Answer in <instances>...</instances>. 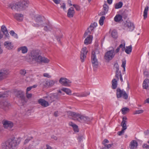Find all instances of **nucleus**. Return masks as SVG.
<instances>
[{
	"mask_svg": "<svg viewBox=\"0 0 149 149\" xmlns=\"http://www.w3.org/2000/svg\"><path fill=\"white\" fill-rule=\"evenodd\" d=\"M59 82L65 86H70L71 82L66 78L61 77L59 80Z\"/></svg>",
	"mask_w": 149,
	"mask_h": 149,
	"instance_id": "9b49d317",
	"label": "nucleus"
},
{
	"mask_svg": "<svg viewBox=\"0 0 149 149\" xmlns=\"http://www.w3.org/2000/svg\"><path fill=\"white\" fill-rule=\"evenodd\" d=\"M61 90L65 92L68 95H71V91L70 89L69 88H62Z\"/></svg>",
	"mask_w": 149,
	"mask_h": 149,
	"instance_id": "473e14b6",
	"label": "nucleus"
},
{
	"mask_svg": "<svg viewBox=\"0 0 149 149\" xmlns=\"http://www.w3.org/2000/svg\"><path fill=\"white\" fill-rule=\"evenodd\" d=\"M14 18L17 20L21 21L23 19V15L22 14L19 13H16L14 15Z\"/></svg>",
	"mask_w": 149,
	"mask_h": 149,
	"instance_id": "393cba45",
	"label": "nucleus"
},
{
	"mask_svg": "<svg viewBox=\"0 0 149 149\" xmlns=\"http://www.w3.org/2000/svg\"><path fill=\"white\" fill-rule=\"evenodd\" d=\"M30 58L32 61L38 63H48L50 61L49 59L41 56L40 51L38 50H33L30 53Z\"/></svg>",
	"mask_w": 149,
	"mask_h": 149,
	"instance_id": "f257e3e1",
	"label": "nucleus"
},
{
	"mask_svg": "<svg viewBox=\"0 0 149 149\" xmlns=\"http://www.w3.org/2000/svg\"><path fill=\"white\" fill-rule=\"evenodd\" d=\"M126 63V61L125 59H123L122 60V63L121 65V66L122 67L123 69V70L124 71H125V65Z\"/></svg>",
	"mask_w": 149,
	"mask_h": 149,
	"instance_id": "c03bdc74",
	"label": "nucleus"
},
{
	"mask_svg": "<svg viewBox=\"0 0 149 149\" xmlns=\"http://www.w3.org/2000/svg\"><path fill=\"white\" fill-rule=\"evenodd\" d=\"M32 88V87L31 86L27 87L26 89V92L28 93V92L30 91Z\"/></svg>",
	"mask_w": 149,
	"mask_h": 149,
	"instance_id": "774afa93",
	"label": "nucleus"
},
{
	"mask_svg": "<svg viewBox=\"0 0 149 149\" xmlns=\"http://www.w3.org/2000/svg\"><path fill=\"white\" fill-rule=\"evenodd\" d=\"M125 130L123 129H122V130L121 131L118 132V134L119 136H120L122 135L125 132Z\"/></svg>",
	"mask_w": 149,
	"mask_h": 149,
	"instance_id": "864d4df0",
	"label": "nucleus"
},
{
	"mask_svg": "<svg viewBox=\"0 0 149 149\" xmlns=\"http://www.w3.org/2000/svg\"><path fill=\"white\" fill-rule=\"evenodd\" d=\"M93 27L92 26L90 25L89 27L88 28L87 31H88V33H91V32L93 30Z\"/></svg>",
	"mask_w": 149,
	"mask_h": 149,
	"instance_id": "49530a36",
	"label": "nucleus"
},
{
	"mask_svg": "<svg viewBox=\"0 0 149 149\" xmlns=\"http://www.w3.org/2000/svg\"><path fill=\"white\" fill-rule=\"evenodd\" d=\"M122 43H123V45L122 44H121L120 46H119V47H120V48H122V50L123 51H124L125 49V42L123 40L122 41Z\"/></svg>",
	"mask_w": 149,
	"mask_h": 149,
	"instance_id": "37998d69",
	"label": "nucleus"
},
{
	"mask_svg": "<svg viewBox=\"0 0 149 149\" xmlns=\"http://www.w3.org/2000/svg\"><path fill=\"white\" fill-rule=\"evenodd\" d=\"M56 4H59L61 2V0H52Z\"/></svg>",
	"mask_w": 149,
	"mask_h": 149,
	"instance_id": "e2e57ef3",
	"label": "nucleus"
},
{
	"mask_svg": "<svg viewBox=\"0 0 149 149\" xmlns=\"http://www.w3.org/2000/svg\"><path fill=\"white\" fill-rule=\"evenodd\" d=\"M74 131L75 132H78V126L77 125H75L73 127Z\"/></svg>",
	"mask_w": 149,
	"mask_h": 149,
	"instance_id": "4d7b16f0",
	"label": "nucleus"
},
{
	"mask_svg": "<svg viewBox=\"0 0 149 149\" xmlns=\"http://www.w3.org/2000/svg\"><path fill=\"white\" fill-rule=\"evenodd\" d=\"M59 95L58 93H54L48 97V102L51 103L56 100L59 99Z\"/></svg>",
	"mask_w": 149,
	"mask_h": 149,
	"instance_id": "4468645a",
	"label": "nucleus"
},
{
	"mask_svg": "<svg viewBox=\"0 0 149 149\" xmlns=\"http://www.w3.org/2000/svg\"><path fill=\"white\" fill-rule=\"evenodd\" d=\"M7 97V95L6 94L2 93H0V98L1 97Z\"/></svg>",
	"mask_w": 149,
	"mask_h": 149,
	"instance_id": "052dcab7",
	"label": "nucleus"
},
{
	"mask_svg": "<svg viewBox=\"0 0 149 149\" xmlns=\"http://www.w3.org/2000/svg\"><path fill=\"white\" fill-rule=\"evenodd\" d=\"M116 95L118 98L123 97L125 99H127L128 97V95L125 91L119 88L117 89Z\"/></svg>",
	"mask_w": 149,
	"mask_h": 149,
	"instance_id": "423d86ee",
	"label": "nucleus"
},
{
	"mask_svg": "<svg viewBox=\"0 0 149 149\" xmlns=\"http://www.w3.org/2000/svg\"><path fill=\"white\" fill-rule=\"evenodd\" d=\"M33 146V143H32L31 145L30 144L28 148H26L25 149H31L32 146Z\"/></svg>",
	"mask_w": 149,
	"mask_h": 149,
	"instance_id": "338daca9",
	"label": "nucleus"
},
{
	"mask_svg": "<svg viewBox=\"0 0 149 149\" xmlns=\"http://www.w3.org/2000/svg\"><path fill=\"white\" fill-rule=\"evenodd\" d=\"M115 55L114 50L113 49L107 51L105 54L104 59L106 62H109L112 60Z\"/></svg>",
	"mask_w": 149,
	"mask_h": 149,
	"instance_id": "39448f33",
	"label": "nucleus"
},
{
	"mask_svg": "<svg viewBox=\"0 0 149 149\" xmlns=\"http://www.w3.org/2000/svg\"><path fill=\"white\" fill-rule=\"evenodd\" d=\"M67 114L68 116L72 120L80 122L81 120L82 115L80 113L71 111H69L67 112Z\"/></svg>",
	"mask_w": 149,
	"mask_h": 149,
	"instance_id": "20e7f679",
	"label": "nucleus"
},
{
	"mask_svg": "<svg viewBox=\"0 0 149 149\" xmlns=\"http://www.w3.org/2000/svg\"><path fill=\"white\" fill-rule=\"evenodd\" d=\"M20 73L22 75H25V74L26 73V71L24 69H22L20 70Z\"/></svg>",
	"mask_w": 149,
	"mask_h": 149,
	"instance_id": "8fccbe9b",
	"label": "nucleus"
},
{
	"mask_svg": "<svg viewBox=\"0 0 149 149\" xmlns=\"http://www.w3.org/2000/svg\"><path fill=\"white\" fill-rule=\"evenodd\" d=\"M69 125L70 126H72L73 127L76 125V124H74L72 122H70L69 123Z\"/></svg>",
	"mask_w": 149,
	"mask_h": 149,
	"instance_id": "680f3d73",
	"label": "nucleus"
},
{
	"mask_svg": "<svg viewBox=\"0 0 149 149\" xmlns=\"http://www.w3.org/2000/svg\"><path fill=\"white\" fill-rule=\"evenodd\" d=\"M32 139V138L31 137H29L28 138H27L24 141V144H25L27 143L29 141L31 140Z\"/></svg>",
	"mask_w": 149,
	"mask_h": 149,
	"instance_id": "de8ad7c7",
	"label": "nucleus"
},
{
	"mask_svg": "<svg viewBox=\"0 0 149 149\" xmlns=\"http://www.w3.org/2000/svg\"><path fill=\"white\" fill-rule=\"evenodd\" d=\"M109 142V141L107 139H105L104 141L102 142V143L105 146H107V144H106V143H108Z\"/></svg>",
	"mask_w": 149,
	"mask_h": 149,
	"instance_id": "6e6d98bb",
	"label": "nucleus"
},
{
	"mask_svg": "<svg viewBox=\"0 0 149 149\" xmlns=\"http://www.w3.org/2000/svg\"><path fill=\"white\" fill-rule=\"evenodd\" d=\"M74 13V8L71 7L68 10L67 16L69 17H72L73 16Z\"/></svg>",
	"mask_w": 149,
	"mask_h": 149,
	"instance_id": "4be33fe9",
	"label": "nucleus"
},
{
	"mask_svg": "<svg viewBox=\"0 0 149 149\" xmlns=\"http://www.w3.org/2000/svg\"><path fill=\"white\" fill-rule=\"evenodd\" d=\"M105 17L104 16H102L100 17L99 20V23L100 25L102 26L103 25L104 21L105 19Z\"/></svg>",
	"mask_w": 149,
	"mask_h": 149,
	"instance_id": "a19ab883",
	"label": "nucleus"
},
{
	"mask_svg": "<svg viewBox=\"0 0 149 149\" xmlns=\"http://www.w3.org/2000/svg\"><path fill=\"white\" fill-rule=\"evenodd\" d=\"M148 7L147 6L145 8L143 12V16L144 19H146L147 17L148 11Z\"/></svg>",
	"mask_w": 149,
	"mask_h": 149,
	"instance_id": "4c0bfd02",
	"label": "nucleus"
},
{
	"mask_svg": "<svg viewBox=\"0 0 149 149\" xmlns=\"http://www.w3.org/2000/svg\"><path fill=\"white\" fill-rule=\"evenodd\" d=\"M92 39L93 36H89L85 39L84 41V44L87 45L91 43Z\"/></svg>",
	"mask_w": 149,
	"mask_h": 149,
	"instance_id": "b1692460",
	"label": "nucleus"
},
{
	"mask_svg": "<svg viewBox=\"0 0 149 149\" xmlns=\"http://www.w3.org/2000/svg\"><path fill=\"white\" fill-rule=\"evenodd\" d=\"M125 26L127 27V29L130 31H132L134 29V26L133 23L130 22H126L125 24Z\"/></svg>",
	"mask_w": 149,
	"mask_h": 149,
	"instance_id": "aec40b11",
	"label": "nucleus"
},
{
	"mask_svg": "<svg viewBox=\"0 0 149 149\" xmlns=\"http://www.w3.org/2000/svg\"><path fill=\"white\" fill-rule=\"evenodd\" d=\"M132 50V45H130L129 46L126 47L125 51L127 54H130Z\"/></svg>",
	"mask_w": 149,
	"mask_h": 149,
	"instance_id": "f704fd0d",
	"label": "nucleus"
},
{
	"mask_svg": "<svg viewBox=\"0 0 149 149\" xmlns=\"http://www.w3.org/2000/svg\"><path fill=\"white\" fill-rule=\"evenodd\" d=\"M74 96H76L78 97H81V93H75L72 94Z\"/></svg>",
	"mask_w": 149,
	"mask_h": 149,
	"instance_id": "13d9d810",
	"label": "nucleus"
},
{
	"mask_svg": "<svg viewBox=\"0 0 149 149\" xmlns=\"http://www.w3.org/2000/svg\"><path fill=\"white\" fill-rule=\"evenodd\" d=\"M123 5V3L122 2H119L116 3L115 5V8L116 9H118L122 7Z\"/></svg>",
	"mask_w": 149,
	"mask_h": 149,
	"instance_id": "e433bc0d",
	"label": "nucleus"
},
{
	"mask_svg": "<svg viewBox=\"0 0 149 149\" xmlns=\"http://www.w3.org/2000/svg\"><path fill=\"white\" fill-rule=\"evenodd\" d=\"M122 19V16L120 15H117L114 18V20L116 22L120 21Z\"/></svg>",
	"mask_w": 149,
	"mask_h": 149,
	"instance_id": "c9c22d12",
	"label": "nucleus"
},
{
	"mask_svg": "<svg viewBox=\"0 0 149 149\" xmlns=\"http://www.w3.org/2000/svg\"><path fill=\"white\" fill-rule=\"evenodd\" d=\"M138 144L136 141L135 140L132 141L130 143V147L131 149H135L137 148Z\"/></svg>",
	"mask_w": 149,
	"mask_h": 149,
	"instance_id": "5701e85b",
	"label": "nucleus"
},
{
	"mask_svg": "<svg viewBox=\"0 0 149 149\" xmlns=\"http://www.w3.org/2000/svg\"><path fill=\"white\" fill-rule=\"evenodd\" d=\"M57 81L52 79L46 81L44 86V87H52L54 86L55 83L57 82Z\"/></svg>",
	"mask_w": 149,
	"mask_h": 149,
	"instance_id": "ddd939ff",
	"label": "nucleus"
},
{
	"mask_svg": "<svg viewBox=\"0 0 149 149\" xmlns=\"http://www.w3.org/2000/svg\"><path fill=\"white\" fill-rule=\"evenodd\" d=\"M20 50L22 51V53L24 54L27 52L28 49L25 46H23L20 47L18 49V51H19Z\"/></svg>",
	"mask_w": 149,
	"mask_h": 149,
	"instance_id": "c85d7f7f",
	"label": "nucleus"
},
{
	"mask_svg": "<svg viewBox=\"0 0 149 149\" xmlns=\"http://www.w3.org/2000/svg\"><path fill=\"white\" fill-rule=\"evenodd\" d=\"M3 106V109L5 111H7L8 110L9 107L10 106V104L7 102H4Z\"/></svg>",
	"mask_w": 149,
	"mask_h": 149,
	"instance_id": "cd10ccee",
	"label": "nucleus"
},
{
	"mask_svg": "<svg viewBox=\"0 0 149 149\" xmlns=\"http://www.w3.org/2000/svg\"><path fill=\"white\" fill-rule=\"evenodd\" d=\"M91 25L93 27V28H94L97 26V24L96 22H94L93 23L91 24Z\"/></svg>",
	"mask_w": 149,
	"mask_h": 149,
	"instance_id": "69168bd1",
	"label": "nucleus"
},
{
	"mask_svg": "<svg viewBox=\"0 0 149 149\" xmlns=\"http://www.w3.org/2000/svg\"><path fill=\"white\" fill-rule=\"evenodd\" d=\"M15 95L18 97L22 98L23 97V92L21 91H17L15 92Z\"/></svg>",
	"mask_w": 149,
	"mask_h": 149,
	"instance_id": "bb28decb",
	"label": "nucleus"
},
{
	"mask_svg": "<svg viewBox=\"0 0 149 149\" xmlns=\"http://www.w3.org/2000/svg\"><path fill=\"white\" fill-rule=\"evenodd\" d=\"M1 31L3 32L5 35L4 38H9V35L8 33L7 29L4 25H2L1 28Z\"/></svg>",
	"mask_w": 149,
	"mask_h": 149,
	"instance_id": "2eb2a0df",
	"label": "nucleus"
},
{
	"mask_svg": "<svg viewBox=\"0 0 149 149\" xmlns=\"http://www.w3.org/2000/svg\"><path fill=\"white\" fill-rule=\"evenodd\" d=\"M90 94L89 92H84L81 93V97H86L87 96L89 95Z\"/></svg>",
	"mask_w": 149,
	"mask_h": 149,
	"instance_id": "a18cd8bd",
	"label": "nucleus"
},
{
	"mask_svg": "<svg viewBox=\"0 0 149 149\" xmlns=\"http://www.w3.org/2000/svg\"><path fill=\"white\" fill-rule=\"evenodd\" d=\"M73 6L77 10L79 11L80 10V7L79 6L75 4H74Z\"/></svg>",
	"mask_w": 149,
	"mask_h": 149,
	"instance_id": "3c124183",
	"label": "nucleus"
},
{
	"mask_svg": "<svg viewBox=\"0 0 149 149\" xmlns=\"http://www.w3.org/2000/svg\"><path fill=\"white\" fill-rule=\"evenodd\" d=\"M127 118L124 116L123 118L122 121L121 123V126L122 127V129L125 130L127 128L126 123L127 122Z\"/></svg>",
	"mask_w": 149,
	"mask_h": 149,
	"instance_id": "a211bd4d",
	"label": "nucleus"
},
{
	"mask_svg": "<svg viewBox=\"0 0 149 149\" xmlns=\"http://www.w3.org/2000/svg\"><path fill=\"white\" fill-rule=\"evenodd\" d=\"M148 82L149 80L147 79H146L144 81L143 84V88L147 89L148 88Z\"/></svg>",
	"mask_w": 149,
	"mask_h": 149,
	"instance_id": "7c9ffc66",
	"label": "nucleus"
},
{
	"mask_svg": "<svg viewBox=\"0 0 149 149\" xmlns=\"http://www.w3.org/2000/svg\"><path fill=\"white\" fill-rule=\"evenodd\" d=\"M91 61L93 67L95 68H97L98 66V62L96 58L95 53L93 51L91 53Z\"/></svg>",
	"mask_w": 149,
	"mask_h": 149,
	"instance_id": "0eeeda50",
	"label": "nucleus"
},
{
	"mask_svg": "<svg viewBox=\"0 0 149 149\" xmlns=\"http://www.w3.org/2000/svg\"><path fill=\"white\" fill-rule=\"evenodd\" d=\"M43 76L45 77H47L48 78H51L52 77L51 75L47 73H44L43 74Z\"/></svg>",
	"mask_w": 149,
	"mask_h": 149,
	"instance_id": "09e8293b",
	"label": "nucleus"
},
{
	"mask_svg": "<svg viewBox=\"0 0 149 149\" xmlns=\"http://www.w3.org/2000/svg\"><path fill=\"white\" fill-rule=\"evenodd\" d=\"M88 51L86 47H84L81 50L80 54V59L81 62H83L84 61V59L86 58Z\"/></svg>",
	"mask_w": 149,
	"mask_h": 149,
	"instance_id": "9d476101",
	"label": "nucleus"
},
{
	"mask_svg": "<svg viewBox=\"0 0 149 149\" xmlns=\"http://www.w3.org/2000/svg\"><path fill=\"white\" fill-rule=\"evenodd\" d=\"M112 88L113 89H116L117 87V81L116 79H113L112 81Z\"/></svg>",
	"mask_w": 149,
	"mask_h": 149,
	"instance_id": "2f4dec72",
	"label": "nucleus"
},
{
	"mask_svg": "<svg viewBox=\"0 0 149 149\" xmlns=\"http://www.w3.org/2000/svg\"><path fill=\"white\" fill-rule=\"evenodd\" d=\"M20 10H24L28 6L29 1L28 0H24L22 2L18 3Z\"/></svg>",
	"mask_w": 149,
	"mask_h": 149,
	"instance_id": "f8f14e48",
	"label": "nucleus"
},
{
	"mask_svg": "<svg viewBox=\"0 0 149 149\" xmlns=\"http://www.w3.org/2000/svg\"><path fill=\"white\" fill-rule=\"evenodd\" d=\"M142 148H143L149 149V145H148L147 144H144L142 145Z\"/></svg>",
	"mask_w": 149,
	"mask_h": 149,
	"instance_id": "5fc2aeb1",
	"label": "nucleus"
},
{
	"mask_svg": "<svg viewBox=\"0 0 149 149\" xmlns=\"http://www.w3.org/2000/svg\"><path fill=\"white\" fill-rule=\"evenodd\" d=\"M116 70V75L115 77L116 78H117L118 80H119V74H120V72H119V66L118 65H117L115 67Z\"/></svg>",
	"mask_w": 149,
	"mask_h": 149,
	"instance_id": "72a5a7b5",
	"label": "nucleus"
},
{
	"mask_svg": "<svg viewBox=\"0 0 149 149\" xmlns=\"http://www.w3.org/2000/svg\"><path fill=\"white\" fill-rule=\"evenodd\" d=\"M111 36L114 38H116L117 37V32L115 30H113L111 33Z\"/></svg>",
	"mask_w": 149,
	"mask_h": 149,
	"instance_id": "79ce46f5",
	"label": "nucleus"
},
{
	"mask_svg": "<svg viewBox=\"0 0 149 149\" xmlns=\"http://www.w3.org/2000/svg\"><path fill=\"white\" fill-rule=\"evenodd\" d=\"M38 102L39 104H40L41 105L44 107H46L49 105V103L47 101L44 99H40L38 100Z\"/></svg>",
	"mask_w": 149,
	"mask_h": 149,
	"instance_id": "f3484780",
	"label": "nucleus"
},
{
	"mask_svg": "<svg viewBox=\"0 0 149 149\" xmlns=\"http://www.w3.org/2000/svg\"><path fill=\"white\" fill-rule=\"evenodd\" d=\"M52 28V27L51 24L49 23L47 24L46 26H44V29L46 31H48L51 30Z\"/></svg>",
	"mask_w": 149,
	"mask_h": 149,
	"instance_id": "c756f323",
	"label": "nucleus"
},
{
	"mask_svg": "<svg viewBox=\"0 0 149 149\" xmlns=\"http://www.w3.org/2000/svg\"><path fill=\"white\" fill-rule=\"evenodd\" d=\"M125 130L123 129H122V130L121 131L118 132V134L119 136H120L122 135L125 132Z\"/></svg>",
	"mask_w": 149,
	"mask_h": 149,
	"instance_id": "603ef678",
	"label": "nucleus"
},
{
	"mask_svg": "<svg viewBox=\"0 0 149 149\" xmlns=\"http://www.w3.org/2000/svg\"><path fill=\"white\" fill-rule=\"evenodd\" d=\"M144 111L142 109H140L137 110L133 112V114H139L143 113Z\"/></svg>",
	"mask_w": 149,
	"mask_h": 149,
	"instance_id": "ea45409f",
	"label": "nucleus"
},
{
	"mask_svg": "<svg viewBox=\"0 0 149 149\" xmlns=\"http://www.w3.org/2000/svg\"><path fill=\"white\" fill-rule=\"evenodd\" d=\"M45 20L44 17L38 16L35 19V22L33 24L36 27H42L45 24Z\"/></svg>",
	"mask_w": 149,
	"mask_h": 149,
	"instance_id": "7ed1b4c3",
	"label": "nucleus"
},
{
	"mask_svg": "<svg viewBox=\"0 0 149 149\" xmlns=\"http://www.w3.org/2000/svg\"><path fill=\"white\" fill-rule=\"evenodd\" d=\"M80 122L82 123L84 122H87L90 121L91 119L87 116H85L82 115L81 118V119Z\"/></svg>",
	"mask_w": 149,
	"mask_h": 149,
	"instance_id": "a878e982",
	"label": "nucleus"
},
{
	"mask_svg": "<svg viewBox=\"0 0 149 149\" xmlns=\"http://www.w3.org/2000/svg\"><path fill=\"white\" fill-rule=\"evenodd\" d=\"M91 33H88V31L87 30L85 33L84 37V38L86 37L87 35L90 34Z\"/></svg>",
	"mask_w": 149,
	"mask_h": 149,
	"instance_id": "0e129e2a",
	"label": "nucleus"
},
{
	"mask_svg": "<svg viewBox=\"0 0 149 149\" xmlns=\"http://www.w3.org/2000/svg\"><path fill=\"white\" fill-rule=\"evenodd\" d=\"M8 7L13 10H20L18 3L15 4L11 3L9 4Z\"/></svg>",
	"mask_w": 149,
	"mask_h": 149,
	"instance_id": "6ab92c4d",
	"label": "nucleus"
},
{
	"mask_svg": "<svg viewBox=\"0 0 149 149\" xmlns=\"http://www.w3.org/2000/svg\"><path fill=\"white\" fill-rule=\"evenodd\" d=\"M26 97L28 98H31L32 96V94L31 93H29L27 92H26Z\"/></svg>",
	"mask_w": 149,
	"mask_h": 149,
	"instance_id": "bf43d9fd",
	"label": "nucleus"
},
{
	"mask_svg": "<svg viewBox=\"0 0 149 149\" xmlns=\"http://www.w3.org/2000/svg\"><path fill=\"white\" fill-rule=\"evenodd\" d=\"M20 142V139H9L2 144V149H16Z\"/></svg>",
	"mask_w": 149,
	"mask_h": 149,
	"instance_id": "f03ea898",
	"label": "nucleus"
},
{
	"mask_svg": "<svg viewBox=\"0 0 149 149\" xmlns=\"http://www.w3.org/2000/svg\"><path fill=\"white\" fill-rule=\"evenodd\" d=\"M5 48L8 50H11L13 48V45L12 42L9 41L5 42L3 44Z\"/></svg>",
	"mask_w": 149,
	"mask_h": 149,
	"instance_id": "dca6fc26",
	"label": "nucleus"
},
{
	"mask_svg": "<svg viewBox=\"0 0 149 149\" xmlns=\"http://www.w3.org/2000/svg\"><path fill=\"white\" fill-rule=\"evenodd\" d=\"M9 72L8 70L2 69L0 70V81L6 78Z\"/></svg>",
	"mask_w": 149,
	"mask_h": 149,
	"instance_id": "1a4fd4ad",
	"label": "nucleus"
},
{
	"mask_svg": "<svg viewBox=\"0 0 149 149\" xmlns=\"http://www.w3.org/2000/svg\"><path fill=\"white\" fill-rule=\"evenodd\" d=\"M108 6L106 4H104L103 5V10L100 12L99 15H105L108 12Z\"/></svg>",
	"mask_w": 149,
	"mask_h": 149,
	"instance_id": "412c9836",
	"label": "nucleus"
},
{
	"mask_svg": "<svg viewBox=\"0 0 149 149\" xmlns=\"http://www.w3.org/2000/svg\"><path fill=\"white\" fill-rule=\"evenodd\" d=\"M2 124L5 128L8 130L11 129L14 126V123L12 122L6 120H3Z\"/></svg>",
	"mask_w": 149,
	"mask_h": 149,
	"instance_id": "6e6552de",
	"label": "nucleus"
},
{
	"mask_svg": "<svg viewBox=\"0 0 149 149\" xmlns=\"http://www.w3.org/2000/svg\"><path fill=\"white\" fill-rule=\"evenodd\" d=\"M122 113L123 114H125L127 113V112L129 111V109L127 107H124L122 108L121 109Z\"/></svg>",
	"mask_w": 149,
	"mask_h": 149,
	"instance_id": "58836bf2",
	"label": "nucleus"
}]
</instances>
